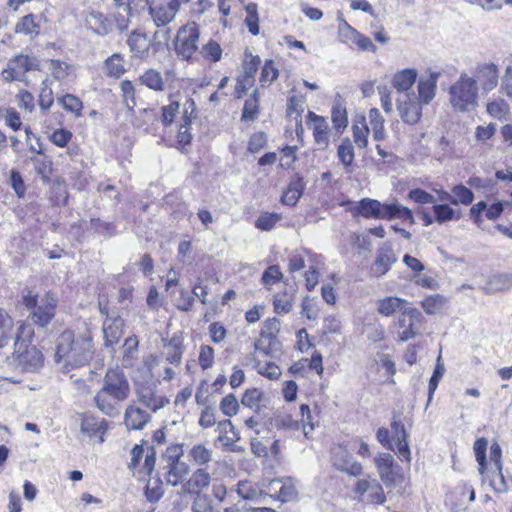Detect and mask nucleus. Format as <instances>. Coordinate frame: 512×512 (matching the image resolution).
I'll list each match as a JSON object with an SVG mask.
<instances>
[{
    "mask_svg": "<svg viewBox=\"0 0 512 512\" xmlns=\"http://www.w3.org/2000/svg\"><path fill=\"white\" fill-rule=\"evenodd\" d=\"M490 481L491 487L497 492H503L506 490V483L502 473V467L499 469L485 470L484 475Z\"/></svg>",
    "mask_w": 512,
    "mask_h": 512,
    "instance_id": "4d7b16f0",
    "label": "nucleus"
},
{
    "mask_svg": "<svg viewBox=\"0 0 512 512\" xmlns=\"http://www.w3.org/2000/svg\"><path fill=\"white\" fill-rule=\"evenodd\" d=\"M498 69L493 63L484 64L478 67L477 78L485 91L494 89L498 84Z\"/></svg>",
    "mask_w": 512,
    "mask_h": 512,
    "instance_id": "cd10ccee",
    "label": "nucleus"
},
{
    "mask_svg": "<svg viewBox=\"0 0 512 512\" xmlns=\"http://www.w3.org/2000/svg\"><path fill=\"white\" fill-rule=\"evenodd\" d=\"M453 199H451L452 204H463V205H469L472 203L474 199L473 192L465 187L464 185H456L452 189Z\"/></svg>",
    "mask_w": 512,
    "mask_h": 512,
    "instance_id": "3c124183",
    "label": "nucleus"
},
{
    "mask_svg": "<svg viewBox=\"0 0 512 512\" xmlns=\"http://www.w3.org/2000/svg\"><path fill=\"white\" fill-rule=\"evenodd\" d=\"M109 423L105 419L94 416H84L81 422V432L92 438L99 436V441H104L103 435L107 431Z\"/></svg>",
    "mask_w": 512,
    "mask_h": 512,
    "instance_id": "b1692460",
    "label": "nucleus"
},
{
    "mask_svg": "<svg viewBox=\"0 0 512 512\" xmlns=\"http://www.w3.org/2000/svg\"><path fill=\"white\" fill-rule=\"evenodd\" d=\"M308 125L313 131L314 140L321 149H325L329 144V125L325 118L316 115L314 112L308 113Z\"/></svg>",
    "mask_w": 512,
    "mask_h": 512,
    "instance_id": "4be33fe9",
    "label": "nucleus"
},
{
    "mask_svg": "<svg viewBox=\"0 0 512 512\" xmlns=\"http://www.w3.org/2000/svg\"><path fill=\"white\" fill-rule=\"evenodd\" d=\"M339 25H338V37L339 40L343 43L349 44L354 43L358 31L350 26L343 18L342 13L338 15Z\"/></svg>",
    "mask_w": 512,
    "mask_h": 512,
    "instance_id": "a19ab883",
    "label": "nucleus"
},
{
    "mask_svg": "<svg viewBox=\"0 0 512 512\" xmlns=\"http://www.w3.org/2000/svg\"><path fill=\"white\" fill-rule=\"evenodd\" d=\"M352 492L359 502L382 505L386 502L383 484L371 474L359 478L353 485Z\"/></svg>",
    "mask_w": 512,
    "mask_h": 512,
    "instance_id": "0eeeda50",
    "label": "nucleus"
},
{
    "mask_svg": "<svg viewBox=\"0 0 512 512\" xmlns=\"http://www.w3.org/2000/svg\"><path fill=\"white\" fill-rule=\"evenodd\" d=\"M337 155L344 166L349 167L352 165L355 155L353 145L349 138L342 140L341 144L338 146Z\"/></svg>",
    "mask_w": 512,
    "mask_h": 512,
    "instance_id": "49530a36",
    "label": "nucleus"
},
{
    "mask_svg": "<svg viewBox=\"0 0 512 512\" xmlns=\"http://www.w3.org/2000/svg\"><path fill=\"white\" fill-rule=\"evenodd\" d=\"M369 122L373 132V138L376 141L385 138L384 118L377 108H371L368 113Z\"/></svg>",
    "mask_w": 512,
    "mask_h": 512,
    "instance_id": "4c0bfd02",
    "label": "nucleus"
},
{
    "mask_svg": "<svg viewBox=\"0 0 512 512\" xmlns=\"http://www.w3.org/2000/svg\"><path fill=\"white\" fill-rule=\"evenodd\" d=\"M258 91L254 90L253 94L244 103L242 110V119L253 121L257 118L259 113V100L257 97Z\"/></svg>",
    "mask_w": 512,
    "mask_h": 512,
    "instance_id": "c03bdc74",
    "label": "nucleus"
},
{
    "mask_svg": "<svg viewBox=\"0 0 512 512\" xmlns=\"http://www.w3.org/2000/svg\"><path fill=\"white\" fill-rule=\"evenodd\" d=\"M188 458L196 466L207 467L213 460V451L204 444H195L188 451Z\"/></svg>",
    "mask_w": 512,
    "mask_h": 512,
    "instance_id": "c85d7f7f",
    "label": "nucleus"
},
{
    "mask_svg": "<svg viewBox=\"0 0 512 512\" xmlns=\"http://www.w3.org/2000/svg\"><path fill=\"white\" fill-rule=\"evenodd\" d=\"M163 493V483L159 478H151L148 480L145 495L149 501H158Z\"/></svg>",
    "mask_w": 512,
    "mask_h": 512,
    "instance_id": "052dcab7",
    "label": "nucleus"
},
{
    "mask_svg": "<svg viewBox=\"0 0 512 512\" xmlns=\"http://www.w3.org/2000/svg\"><path fill=\"white\" fill-rule=\"evenodd\" d=\"M440 75V72L430 71L427 75H422L419 78L417 98L424 105L429 104L434 99Z\"/></svg>",
    "mask_w": 512,
    "mask_h": 512,
    "instance_id": "6ab92c4d",
    "label": "nucleus"
},
{
    "mask_svg": "<svg viewBox=\"0 0 512 512\" xmlns=\"http://www.w3.org/2000/svg\"><path fill=\"white\" fill-rule=\"evenodd\" d=\"M477 82L467 74H461L455 84L450 87V103L459 111H470L476 105Z\"/></svg>",
    "mask_w": 512,
    "mask_h": 512,
    "instance_id": "423d86ee",
    "label": "nucleus"
},
{
    "mask_svg": "<svg viewBox=\"0 0 512 512\" xmlns=\"http://www.w3.org/2000/svg\"><path fill=\"white\" fill-rule=\"evenodd\" d=\"M139 81L142 85L154 91L164 90V81L159 71L155 69L146 70L140 77Z\"/></svg>",
    "mask_w": 512,
    "mask_h": 512,
    "instance_id": "e433bc0d",
    "label": "nucleus"
},
{
    "mask_svg": "<svg viewBox=\"0 0 512 512\" xmlns=\"http://www.w3.org/2000/svg\"><path fill=\"white\" fill-rule=\"evenodd\" d=\"M201 54L205 59L217 62L221 59L222 48L216 41L209 40V42L202 47Z\"/></svg>",
    "mask_w": 512,
    "mask_h": 512,
    "instance_id": "0e129e2a",
    "label": "nucleus"
},
{
    "mask_svg": "<svg viewBox=\"0 0 512 512\" xmlns=\"http://www.w3.org/2000/svg\"><path fill=\"white\" fill-rule=\"evenodd\" d=\"M279 75L278 69L275 67L272 60H267L262 68L260 75V84L262 87L270 86Z\"/></svg>",
    "mask_w": 512,
    "mask_h": 512,
    "instance_id": "603ef678",
    "label": "nucleus"
},
{
    "mask_svg": "<svg viewBox=\"0 0 512 512\" xmlns=\"http://www.w3.org/2000/svg\"><path fill=\"white\" fill-rule=\"evenodd\" d=\"M183 454V446L176 444L169 446L161 458L160 468L166 483L174 487L182 484L189 474L188 464L182 461Z\"/></svg>",
    "mask_w": 512,
    "mask_h": 512,
    "instance_id": "39448f33",
    "label": "nucleus"
},
{
    "mask_svg": "<svg viewBox=\"0 0 512 512\" xmlns=\"http://www.w3.org/2000/svg\"><path fill=\"white\" fill-rule=\"evenodd\" d=\"M293 297L287 292L275 294L273 297L274 312L276 314H288L292 310Z\"/></svg>",
    "mask_w": 512,
    "mask_h": 512,
    "instance_id": "09e8293b",
    "label": "nucleus"
},
{
    "mask_svg": "<svg viewBox=\"0 0 512 512\" xmlns=\"http://www.w3.org/2000/svg\"><path fill=\"white\" fill-rule=\"evenodd\" d=\"M422 105L415 94H399L396 106L403 122L415 125L422 116Z\"/></svg>",
    "mask_w": 512,
    "mask_h": 512,
    "instance_id": "4468645a",
    "label": "nucleus"
},
{
    "mask_svg": "<svg viewBox=\"0 0 512 512\" xmlns=\"http://www.w3.org/2000/svg\"><path fill=\"white\" fill-rule=\"evenodd\" d=\"M281 327V323L278 318H268L263 323V328L261 330V339L255 343V350L259 351L264 355H268L269 351L267 348L262 347L263 339H268L269 344L276 338V335L279 333Z\"/></svg>",
    "mask_w": 512,
    "mask_h": 512,
    "instance_id": "a878e982",
    "label": "nucleus"
},
{
    "mask_svg": "<svg viewBox=\"0 0 512 512\" xmlns=\"http://www.w3.org/2000/svg\"><path fill=\"white\" fill-rule=\"evenodd\" d=\"M407 301L398 297H385L383 299H379L377 302V310L378 312L386 317L393 315L397 310H403L402 306L406 304Z\"/></svg>",
    "mask_w": 512,
    "mask_h": 512,
    "instance_id": "473e14b6",
    "label": "nucleus"
},
{
    "mask_svg": "<svg viewBox=\"0 0 512 512\" xmlns=\"http://www.w3.org/2000/svg\"><path fill=\"white\" fill-rule=\"evenodd\" d=\"M283 278V274L277 265L269 266L262 274L261 281L265 288L271 289V286L280 282Z\"/></svg>",
    "mask_w": 512,
    "mask_h": 512,
    "instance_id": "13d9d810",
    "label": "nucleus"
},
{
    "mask_svg": "<svg viewBox=\"0 0 512 512\" xmlns=\"http://www.w3.org/2000/svg\"><path fill=\"white\" fill-rule=\"evenodd\" d=\"M49 71L57 80H63L69 75V65L60 60H50Z\"/></svg>",
    "mask_w": 512,
    "mask_h": 512,
    "instance_id": "774afa93",
    "label": "nucleus"
},
{
    "mask_svg": "<svg viewBox=\"0 0 512 512\" xmlns=\"http://www.w3.org/2000/svg\"><path fill=\"white\" fill-rule=\"evenodd\" d=\"M280 219L281 215L278 213H264L257 218L255 227L262 231H270Z\"/></svg>",
    "mask_w": 512,
    "mask_h": 512,
    "instance_id": "680f3d73",
    "label": "nucleus"
},
{
    "mask_svg": "<svg viewBox=\"0 0 512 512\" xmlns=\"http://www.w3.org/2000/svg\"><path fill=\"white\" fill-rule=\"evenodd\" d=\"M397 262V257L390 246H383L377 250L376 259L371 266L375 277L384 276Z\"/></svg>",
    "mask_w": 512,
    "mask_h": 512,
    "instance_id": "aec40b11",
    "label": "nucleus"
},
{
    "mask_svg": "<svg viewBox=\"0 0 512 512\" xmlns=\"http://www.w3.org/2000/svg\"><path fill=\"white\" fill-rule=\"evenodd\" d=\"M189 0H153L149 4V14L157 27L166 26L171 23L180 7Z\"/></svg>",
    "mask_w": 512,
    "mask_h": 512,
    "instance_id": "1a4fd4ad",
    "label": "nucleus"
},
{
    "mask_svg": "<svg viewBox=\"0 0 512 512\" xmlns=\"http://www.w3.org/2000/svg\"><path fill=\"white\" fill-rule=\"evenodd\" d=\"M417 70L413 68H406L398 71L392 78V86L399 94H414L411 91L412 86L417 80Z\"/></svg>",
    "mask_w": 512,
    "mask_h": 512,
    "instance_id": "5701e85b",
    "label": "nucleus"
},
{
    "mask_svg": "<svg viewBox=\"0 0 512 512\" xmlns=\"http://www.w3.org/2000/svg\"><path fill=\"white\" fill-rule=\"evenodd\" d=\"M87 26L98 35H107L111 30V23L100 12L92 11L86 17Z\"/></svg>",
    "mask_w": 512,
    "mask_h": 512,
    "instance_id": "7c9ffc66",
    "label": "nucleus"
},
{
    "mask_svg": "<svg viewBox=\"0 0 512 512\" xmlns=\"http://www.w3.org/2000/svg\"><path fill=\"white\" fill-rule=\"evenodd\" d=\"M123 320L120 317L108 318L103 325L105 345L112 347L118 343L122 336Z\"/></svg>",
    "mask_w": 512,
    "mask_h": 512,
    "instance_id": "bb28decb",
    "label": "nucleus"
},
{
    "mask_svg": "<svg viewBox=\"0 0 512 512\" xmlns=\"http://www.w3.org/2000/svg\"><path fill=\"white\" fill-rule=\"evenodd\" d=\"M57 103L76 118L82 116L83 102L73 94H65L57 98Z\"/></svg>",
    "mask_w": 512,
    "mask_h": 512,
    "instance_id": "f704fd0d",
    "label": "nucleus"
},
{
    "mask_svg": "<svg viewBox=\"0 0 512 512\" xmlns=\"http://www.w3.org/2000/svg\"><path fill=\"white\" fill-rule=\"evenodd\" d=\"M354 142L359 148H365L368 144L369 128L363 117L361 121L355 123L352 127Z\"/></svg>",
    "mask_w": 512,
    "mask_h": 512,
    "instance_id": "de8ad7c7",
    "label": "nucleus"
},
{
    "mask_svg": "<svg viewBox=\"0 0 512 512\" xmlns=\"http://www.w3.org/2000/svg\"><path fill=\"white\" fill-rule=\"evenodd\" d=\"M107 74L119 78L125 72L124 59L120 54H113L105 61Z\"/></svg>",
    "mask_w": 512,
    "mask_h": 512,
    "instance_id": "37998d69",
    "label": "nucleus"
},
{
    "mask_svg": "<svg viewBox=\"0 0 512 512\" xmlns=\"http://www.w3.org/2000/svg\"><path fill=\"white\" fill-rule=\"evenodd\" d=\"M235 492L243 500H252L260 494L257 486L249 481H239L235 486Z\"/></svg>",
    "mask_w": 512,
    "mask_h": 512,
    "instance_id": "8fccbe9b",
    "label": "nucleus"
},
{
    "mask_svg": "<svg viewBox=\"0 0 512 512\" xmlns=\"http://www.w3.org/2000/svg\"><path fill=\"white\" fill-rule=\"evenodd\" d=\"M199 27L195 22L181 27L177 33L176 52L184 59H189L198 49Z\"/></svg>",
    "mask_w": 512,
    "mask_h": 512,
    "instance_id": "9b49d317",
    "label": "nucleus"
},
{
    "mask_svg": "<svg viewBox=\"0 0 512 512\" xmlns=\"http://www.w3.org/2000/svg\"><path fill=\"white\" fill-rule=\"evenodd\" d=\"M246 18H245V24L249 30V32L252 35H258L259 34V18H258V12H257V4L255 3H249L246 7Z\"/></svg>",
    "mask_w": 512,
    "mask_h": 512,
    "instance_id": "5fc2aeb1",
    "label": "nucleus"
},
{
    "mask_svg": "<svg viewBox=\"0 0 512 512\" xmlns=\"http://www.w3.org/2000/svg\"><path fill=\"white\" fill-rule=\"evenodd\" d=\"M51 84L52 82L48 78H45L41 83L38 104L43 112L48 111L54 103V96Z\"/></svg>",
    "mask_w": 512,
    "mask_h": 512,
    "instance_id": "58836bf2",
    "label": "nucleus"
},
{
    "mask_svg": "<svg viewBox=\"0 0 512 512\" xmlns=\"http://www.w3.org/2000/svg\"><path fill=\"white\" fill-rule=\"evenodd\" d=\"M374 464L379 478L386 488H393L402 481L403 476L396 470L394 458L389 453H378L374 458Z\"/></svg>",
    "mask_w": 512,
    "mask_h": 512,
    "instance_id": "f8f14e48",
    "label": "nucleus"
},
{
    "mask_svg": "<svg viewBox=\"0 0 512 512\" xmlns=\"http://www.w3.org/2000/svg\"><path fill=\"white\" fill-rule=\"evenodd\" d=\"M158 364L157 357L150 355L135 370L133 375L137 401L152 413H157L169 403V399L158 389L159 380L154 378L153 369Z\"/></svg>",
    "mask_w": 512,
    "mask_h": 512,
    "instance_id": "f03ea898",
    "label": "nucleus"
},
{
    "mask_svg": "<svg viewBox=\"0 0 512 512\" xmlns=\"http://www.w3.org/2000/svg\"><path fill=\"white\" fill-rule=\"evenodd\" d=\"M25 329V325H21L18 330H15L11 316L5 310L0 309V348L14 340H16L15 345L17 346L20 333H24Z\"/></svg>",
    "mask_w": 512,
    "mask_h": 512,
    "instance_id": "a211bd4d",
    "label": "nucleus"
},
{
    "mask_svg": "<svg viewBox=\"0 0 512 512\" xmlns=\"http://www.w3.org/2000/svg\"><path fill=\"white\" fill-rule=\"evenodd\" d=\"M37 153L41 156L32 157L31 161L37 175L41 177L44 183H48L52 174V161L47 156L43 155L41 150Z\"/></svg>",
    "mask_w": 512,
    "mask_h": 512,
    "instance_id": "72a5a7b5",
    "label": "nucleus"
},
{
    "mask_svg": "<svg viewBox=\"0 0 512 512\" xmlns=\"http://www.w3.org/2000/svg\"><path fill=\"white\" fill-rule=\"evenodd\" d=\"M486 448H487V440L485 438L477 439L474 443V452L476 456V460L479 464V473L484 475L485 470L487 469V461H486Z\"/></svg>",
    "mask_w": 512,
    "mask_h": 512,
    "instance_id": "bf43d9fd",
    "label": "nucleus"
},
{
    "mask_svg": "<svg viewBox=\"0 0 512 512\" xmlns=\"http://www.w3.org/2000/svg\"><path fill=\"white\" fill-rule=\"evenodd\" d=\"M127 44L136 57H147L151 40L147 34L139 30H134L127 39Z\"/></svg>",
    "mask_w": 512,
    "mask_h": 512,
    "instance_id": "393cba45",
    "label": "nucleus"
},
{
    "mask_svg": "<svg viewBox=\"0 0 512 512\" xmlns=\"http://www.w3.org/2000/svg\"><path fill=\"white\" fill-rule=\"evenodd\" d=\"M151 420V415L135 404L127 406L124 424L128 430H142Z\"/></svg>",
    "mask_w": 512,
    "mask_h": 512,
    "instance_id": "412c9836",
    "label": "nucleus"
},
{
    "mask_svg": "<svg viewBox=\"0 0 512 512\" xmlns=\"http://www.w3.org/2000/svg\"><path fill=\"white\" fill-rule=\"evenodd\" d=\"M123 402L124 400L102 388L94 396V403L99 411L111 418L120 414Z\"/></svg>",
    "mask_w": 512,
    "mask_h": 512,
    "instance_id": "f3484780",
    "label": "nucleus"
},
{
    "mask_svg": "<svg viewBox=\"0 0 512 512\" xmlns=\"http://www.w3.org/2000/svg\"><path fill=\"white\" fill-rule=\"evenodd\" d=\"M433 212L435 214V221L439 224H442L451 220H458L460 218L459 214L456 213L454 209H452L447 204H436L433 206Z\"/></svg>",
    "mask_w": 512,
    "mask_h": 512,
    "instance_id": "79ce46f5",
    "label": "nucleus"
},
{
    "mask_svg": "<svg viewBox=\"0 0 512 512\" xmlns=\"http://www.w3.org/2000/svg\"><path fill=\"white\" fill-rule=\"evenodd\" d=\"M257 372L270 380H276L281 375L280 368L272 362H257L255 365Z\"/></svg>",
    "mask_w": 512,
    "mask_h": 512,
    "instance_id": "e2e57ef3",
    "label": "nucleus"
},
{
    "mask_svg": "<svg viewBox=\"0 0 512 512\" xmlns=\"http://www.w3.org/2000/svg\"><path fill=\"white\" fill-rule=\"evenodd\" d=\"M192 512H219L213 505L212 499L202 493H197L191 506Z\"/></svg>",
    "mask_w": 512,
    "mask_h": 512,
    "instance_id": "a18cd8bd",
    "label": "nucleus"
},
{
    "mask_svg": "<svg viewBox=\"0 0 512 512\" xmlns=\"http://www.w3.org/2000/svg\"><path fill=\"white\" fill-rule=\"evenodd\" d=\"M260 63L261 59L259 56L253 55L249 52H245L243 60V75L247 76L248 82H251V78L254 79Z\"/></svg>",
    "mask_w": 512,
    "mask_h": 512,
    "instance_id": "864d4df0",
    "label": "nucleus"
},
{
    "mask_svg": "<svg viewBox=\"0 0 512 512\" xmlns=\"http://www.w3.org/2000/svg\"><path fill=\"white\" fill-rule=\"evenodd\" d=\"M332 462L337 470L350 476L358 477L363 475L362 464L355 460L348 449L342 445L332 449Z\"/></svg>",
    "mask_w": 512,
    "mask_h": 512,
    "instance_id": "2eb2a0df",
    "label": "nucleus"
},
{
    "mask_svg": "<svg viewBox=\"0 0 512 512\" xmlns=\"http://www.w3.org/2000/svg\"><path fill=\"white\" fill-rule=\"evenodd\" d=\"M94 354L92 336L88 331L76 333L64 331L58 338L55 360L65 370L87 365Z\"/></svg>",
    "mask_w": 512,
    "mask_h": 512,
    "instance_id": "f257e3e1",
    "label": "nucleus"
},
{
    "mask_svg": "<svg viewBox=\"0 0 512 512\" xmlns=\"http://www.w3.org/2000/svg\"><path fill=\"white\" fill-rule=\"evenodd\" d=\"M356 213L365 218L401 219L410 224L414 223L412 211L397 202L382 204L378 200L365 198L359 202Z\"/></svg>",
    "mask_w": 512,
    "mask_h": 512,
    "instance_id": "7ed1b4c3",
    "label": "nucleus"
},
{
    "mask_svg": "<svg viewBox=\"0 0 512 512\" xmlns=\"http://www.w3.org/2000/svg\"><path fill=\"white\" fill-rule=\"evenodd\" d=\"M23 304L30 311L31 321L38 327H47L55 316L58 298L51 292L45 293L41 298L28 291L23 296Z\"/></svg>",
    "mask_w": 512,
    "mask_h": 512,
    "instance_id": "20e7f679",
    "label": "nucleus"
},
{
    "mask_svg": "<svg viewBox=\"0 0 512 512\" xmlns=\"http://www.w3.org/2000/svg\"><path fill=\"white\" fill-rule=\"evenodd\" d=\"M219 407L224 415L232 417L237 414L239 403L234 394H228L222 398Z\"/></svg>",
    "mask_w": 512,
    "mask_h": 512,
    "instance_id": "338daca9",
    "label": "nucleus"
},
{
    "mask_svg": "<svg viewBox=\"0 0 512 512\" xmlns=\"http://www.w3.org/2000/svg\"><path fill=\"white\" fill-rule=\"evenodd\" d=\"M15 32L27 35L31 39L38 36L40 33V23L37 20V16L34 14H28L20 18L15 26Z\"/></svg>",
    "mask_w": 512,
    "mask_h": 512,
    "instance_id": "c756f323",
    "label": "nucleus"
},
{
    "mask_svg": "<svg viewBox=\"0 0 512 512\" xmlns=\"http://www.w3.org/2000/svg\"><path fill=\"white\" fill-rule=\"evenodd\" d=\"M424 317L421 312L414 307H408L402 310L401 317L399 318V340L405 342L414 338L420 333Z\"/></svg>",
    "mask_w": 512,
    "mask_h": 512,
    "instance_id": "ddd939ff",
    "label": "nucleus"
},
{
    "mask_svg": "<svg viewBox=\"0 0 512 512\" xmlns=\"http://www.w3.org/2000/svg\"><path fill=\"white\" fill-rule=\"evenodd\" d=\"M101 388L124 401L128 399L131 391L129 381L123 369L119 366L107 369Z\"/></svg>",
    "mask_w": 512,
    "mask_h": 512,
    "instance_id": "9d476101",
    "label": "nucleus"
},
{
    "mask_svg": "<svg viewBox=\"0 0 512 512\" xmlns=\"http://www.w3.org/2000/svg\"><path fill=\"white\" fill-rule=\"evenodd\" d=\"M120 89L122 92L123 103L126 108L129 110H133L136 106L135 99V87L129 80H124L120 83Z\"/></svg>",
    "mask_w": 512,
    "mask_h": 512,
    "instance_id": "6e6d98bb",
    "label": "nucleus"
},
{
    "mask_svg": "<svg viewBox=\"0 0 512 512\" xmlns=\"http://www.w3.org/2000/svg\"><path fill=\"white\" fill-rule=\"evenodd\" d=\"M39 66L40 63L36 57L20 54L9 60L7 68L2 71V77L5 81H22L29 85L26 73L38 70Z\"/></svg>",
    "mask_w": 512,
    "mask_h": 512,
    "instance_id": "6e6552de",
    "label": "nucleus"
},
{
    "mask_svg": "<svg viewBox=\"0 0 512 512\" xmlns=\"http://www.w3.org/2000/svg\"><path fill=\"white\" fill-rule=\"evenodd\" d=\"M210 481V473L206 468L199 467L192 473L185 486L188 491L202 490L209 486Z\"/></svg>",
    "mask_w": 512,
    "mask_h": 512,
    "instance_id": "2f4dec72",
    "label": "nucleus"
},
{
    "mask_svg": "<svg viewBox=\"0 0 512 512\" xmlns=\"http://www.w3.org/2000/svg\"><path fill=\"white\" fill-rule=\"evenodd\" d=\"M18 345L19 349H15L13 352L17 365L26 372L38 371L42 367L44 361L41 351H39L35 346H31L21 352L20 349L23 343H18Z\"/></svg>",
    "mask_w": 512,
    "mask_h": 512,
    "instance_id": "dca6fc26",
    "label": "nucleus"
},
{
    "mask_svg": "<svg viewBox=\"0 0 512 512\" xmlns=\"http://www.w3.org/2000/svg\"><path fill=\"white\" fill-rule=\"evenodd\" d=\"M446 302L447 300L444 296L440 294H433L425 297L421 301V307L427 314L433 315L439 313Z\"/></svg>",
    "mask_w": 512,
    "mask_h": 512,
    "instance_id": "ea45409f",
    "label": "nucleus"
},
{
    "mask_svg": "<svg viewBox=\"0 0 512 512\" xmlns=\"http://www.w3.org/2000/svg\"><path fill=\"white\" fill-rule=\"evenodd\" d=\"M331 119L338 131L343 130L347 126L348 118L346 107L340 97L335 99L332 106Z\"/></svg>",
    "mask_w": 512,
    "mask_h": 512,
    "instance_id": "c9c22d12",
    "label": "nucleus"
},
{
    "mask_svg": "<svg viewBox=\"0 0 512 512\" xmlns=\"http://www.w3.org/2000/svg\"><path fill=\"white\" fill-rule=\"evenodd\" d=\"M167 356L166 360L173 365H179L181 363L183 350L181 348V345L179 341L176 339H171L168 346H167Z\"/></svg>",
    "mask_w": 512,
    "mask_h": 512,
    "instance_id": "69168bd1",
    "label": "nucleus"
}]
</instances>
